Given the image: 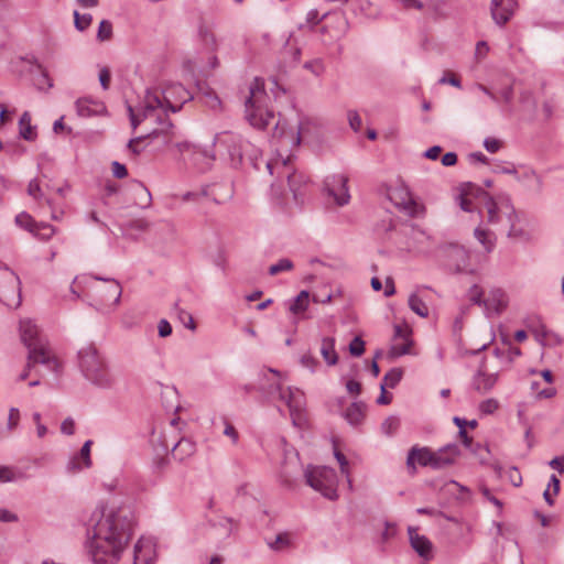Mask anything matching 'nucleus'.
I'll return each mask as SVG.
<instances>
[{
    "mask_svg": "<svg viewBox=\"0 0 564 564\" xmlns=\"http://www.w3.org/2000/svg\"><path fill=\"white\" fill-rule=\"evenodd\" d=\"M389 198L394 203L395 206L401 209L411 213L414 206V200L412 199L409 191L406 188L400 187L389 191Z\"/></svg>",
    "mask_w": 564,
    "mask_h": 564,
    "instance_id": "nucleus-29",
    "label": "nucleus"
},
{
    "mask_svg": "<svg viewBox=\"0 0 564 564\" xmlns=\"http://www.w3.org/2000/svg\"><path fill=\"white\" fill-rule=\"evenodd\" d=\"M130 189L133 193L135 205L140 206L141 208H149L151 206L152 196L143 183L139 181H132Z\"/></svg>",
    "mask_w": 564,
    "mask_h": 564,
    "instance_id": "nucleus-31",
    "label": "nucleus"
},
{
    "mask_svg": "<svg viewBox=\"0 0 564 564\" xmlns=\"http://www.w3.org/2000/svg\"><path fill=\"white\" fill-rule=\"evenodd\" d=\"M93 441L88 440L84 443L78 454L74 455L67 464L68 471H78L83 468H89L91 466L90 448Z\"/></svg>",
    "mask_w": 564,
    "mask_h": 564,
    "instance_id": "nucleus-28",
    "label": "nucleus"
},
{
    "mask_svg": "<svg viewBox=\"0 0 564 564\" xmlns=\"http://www.w3.org/2000/svg\"><path fill=\"white\" fill-rule=\"evenodd\" d=\"M28 194L35 199H39L43 196L42 189L40 187L37 180L30 181L29 186H28Z\"/></svg>",
    "mask_w": 564,
    "mask_h": 564,
    "instance_id": "nucleus-63",
    "label": "nucleus"
},
{
    "mask_svg": "<svg viewBox=\"0 0 564 564\" xmlns=\"http://www.w3.org/2000/svg\"><path fill=\"white\" fill-rule=\"evenodd\" d=\"M20 337L23 345L28 348V354L36 349L40 350L47 345V340L41 334L37 325L29 318L20 322Z\"/></svg>",
    "mask_w": 564,
    "mask_h": 564,
    "instance_id": "nucleus-11",
    "label": "nucleus"
},
{
    "mask_svg": "<svg viewBox=\"0 0 564 564\" xmlns=\"http://www.w3.org/2000/svg\"><path fill=\"white\" fill-rule=\"evenodd\" d=\"M509 481L514 486L519 487L522 484V476L519 469L514 466L510 467L507 471Z\"/></svg>",
    "mask_w": 564,
    "mask_h": 564,
    "instance_id": "nucleus-58",
    "label": "nucleus"
},
{
    "mask_svg": "<svg viewBox=\"0 0 564 564\" xmlns=\"http://www.w3.org/2000/svg\"><path fill=\"white\" fill-rule=\"evenodd\" d=\"M319 352L327 366H335L338 362L334 337L322 338Z\"/></svg>",
    "mask_w": 564,
    "mask_h": 564,
    "instance_id": "nucleus-33",
    "label": "nucleus"
},
{
    "mask_svg": "<svg viewBox=\"0 0 564 564\" xmlns=\"http://www.w3.org/2000/svg\"><path fill=\"white\" fill-rule=\"evenodd\" d=\"M507 307L506 294L500 289L491 290L489 296L485 301L484 312L486 317H491L494 314H501Z\"/></svg>",
    "mask_w": 564,
    "mask_h": 564,
    "instance_id": "nucleus-25",
    "label": "nucleus"
},
{
    "mask_svg": "<svg viewBox=\"0 0 564 564\" xmlns=\"http://www.w3.org/2000/svg\"><path fill=\"white\" fill-rule=\"evenodd\" d=\"M416 464L433 468V464H435L434 452L429 447H420L417 445L411 447L406 457V467L410 473L414 474L416 471Z\"/></svg>",
    "mask_w": 564,
    "mask_h": 564,
    "instance_id": "nucleus-17",
    "label": "nucleus"
},
{
    "mask_svg": "<svg viewBox=\"0 0 564 564\" xmlns=\"http://www.w3.org/2000/svg\"><path fill=\"white\" fill-rule=\"evenodd\" d=\"M459 453V447L454 443L447 444L437 452H434L435 464H433V469H441L452 465Z\"/></svg>",
    "mask_w": 564,
    "mask_h": 564,
    "instance_id": "nucleus-27",
    "label": "nucleus"
},
{
    "mask_svg": "<svg viewBox=\"0 0 564 564\" xmlns=\"http://www.w3.org/2000/svg\"><path fill=\"white\" fill-rule=\"evenodd\" d=\"M75 110L78 117L89 118L102 115L106 111V106L100 100L84 97L75 101Z\"/></svg>",
    "mask_w": 564,
    "mask_h": 564,
    "instance_id": "nucleus-22",
    "label": "nucleus"
},
{
    "mask_svg": "<svg viewBox=\"0 0 564 564\" xmlns=\"http://www.w3.org/2000/svg\"><path fill=\"white\" fill-rule=\"evenodd\" d=\"M283 54L286 56L289 55L290 56V62L291 63H297L300 61V57H301V48L297 47L296 45H293L292 42H291V36L286 40L285 42V45H284V48H283Z\"/></svg>",
    "mask_w": 564,
    "mask_h": 564,
    "instance_id": "nucleus-48",
    "label": "nucleus"
},
{
    "mask_svg": "<svg viewBox=\"0 0 564 564\" xmlns=\"http://www.w3.org/2000/svg\"><path fill=\"white\" fill-rule=\"evenodd\" d=\"M305 484L329 500L337 499V475L327 466L308 465L304 471Z\"/></svg>",
    "mask_w": 564,
    "mask_h": 564,
    "instance_id": "nucleus-5",
    "label": "nucleus"
},
{
    "mask_svg": "<svg viewBox=\"0 0 564 564\" xmlns=\"http://www.w3.org/2000/svg\"><path fill=\"white\" fill-rule=\"evenodd\" d=\"M519 221H512L511 224H508L505 229L507 230L508 238L514 239V240H521V241H528L530 236L529 232L525 231L523 228L519 227L517 224Z\"/></svg>",
    "mask_w": 564,
    "mask_h": 564,
    "instance_id": "nucleus-41",
    "label": "nucleus"
},
{
    "mask_svg": "<svg viewBox=\"0 0 564 564\" xmlns=\"http://www.w3.org/2000/svg\"><path fill=\"white\" fill-rule=\"evenodd\" d=\"M308 302H310V293H308V291L303 290L292 301V303L290 304L289 310L293 314L303 313V312L306 311V308L308 306Z\"/></svg>",
    "mask_w": 564,
    "mask_h": 564,
    "instance_id": "nucleus-37",
    "label": "nucleus"
},
{
    "mask_svg": "<svg viewBox=\"0 0 564 564\" xmlns=\"http://www.w3.org/2000/svg\"><path fill=\"white\" fill-rule=\"evenodd\" d=\"M127 152L130 156H138L145 150L144 143H127L126 145Z\"/></svg>",
    "mask_w": 564,
    "mask_h": 564,
    "instance_id": "nucleus-62",
    "label": "nucleus"
},
{
    "mask_svg": "<svg viewBox=\"0 0 564 564\" xmlns=\"http://www.w3.org/2000/svg\"><path fill=\"white\" fill-rule=\"evenodd\" d=\"M111 172L117 178H124L128 175L127 167L118 161L111 163Z\"/></svg>",
    "mask_w": 564,
    "mask_h": 564,
    "instance_id": "nucleus-61",
    "label": "nucleus"
},
{
    "mask_svg": "<svg viewBox=\"0 0 564 564\" xmlns=\"http://www.w3.org/2000/svg\"><path fill=\"white\" fill-rule=\"evenodd\" d=\"M10 294H17L18 303L21 302V281L14 271L0 263V300Z\"/></svg>",
    "mask_w": 564,
    "mask_h": 564,
    "instance_id": "nucleus-13",
    "label": "nucleus"
},
{
    "mask_svg": "<svg viewBox=\"0 0 564 564\" xmlns=\"http://www.w3.org/2000/svg\"><path fill=\"white\" fill-rule=\"evenodd\" d=\"M488 52H489V45H488V43L486 41H479L476 44L475 57L478 61L485 58V56L487 55Z\"/></svg>",
    "mask_w": 564,
    "mask_h": 564,
    "instance_id": "nucleus-64",
    "label": "nucleus"
},
{
    "mask_svg": "<svg viewBox=\"0 0 564 564\" xmlns=\"http://www.w3.org/2000/svg\"><path fill=\"white\" fill-rule=\"evenodd\" d=\"M474 236L482 245L487 252L492 251L495 247V239L488 230L477 227L474 231Z\"/></svg>",
    "mask_w": 564,
    "mask_h": 564,
    "instance_id": "nucleus-39",
    "label": "nucleus"
},
{
    "mask_svg": "<svg viewBox=\"0 0 564 564\" xmlns=\"http://www.w3.org/2000/svg\"><path fill=\"white\" fill-rule=\"evenodd\" d=\"M281 145L271 149V156L265 160L264 164L271 175L276 173L279 176L286 177L289 189L293 195L294 203L297 205L303 202V188L307 183V177L296 171H286L294 158V153L286 148L288 143H281Z\"/></svg>",
    "mask_w": 564,
    "mask_h": 564,
    "instance_id": "nucleus-3",
    "label": "nucleus"
},
{
    "mask_svg": "<svg viewBox=\"0 0 564 564\" xmlns=\"http://www.w3.org/2000/svg\"><path fill=\"white\" fill-rule=\"evenodd\" d=\"M104 359L93 345H86L78 350V367L86 376L90 369L97 367Z\"/></svg>",
    "mask_w": 564,
    "mask_h": 564,
    "instance_id": "nucleus-24",
    "label": "nucleus"
},
{
    "mask_svg": "<svg viewBox=\"0 0 564 564\" xmlns=\"http://www.w3.org/2000/svg\"><path fill=\"white\" fill-rule=\"evenodd\" d=\"M304 68L312 72L315 76H319L325 70V65L322 59L316 58L314 61L306 62Z\"/></svg>",
    "mask_w": 564,
    "mask_h": 564,
    "instance_id": "nucleus-55",
    "label": "nucleus"
},
{
    "mask_svg": "<svg viewBox=\"0 0 564 564\" xmlns=\"http://www.w3.org/2000/svg\"><path fill=\"white\" fill-rule=\"evenodd\" d=\"M468 294L469 300L473 304L481 306L482 308L485 307L486 299H482L484 292L479 285L474 284L473 286H470Z\"/></svg>",
    "mask_w": 564,
    "mask_h": 564,
    "instance_id": "nucleus-49",
    "label": "nucleus"
},
{
    "mask_svg": "<svg viewBox=\"0 0 564 564\" xmlns=\"http://www.w3.org/2000/svg\"><path fill=\"white\" fill-rule=\"evenodd\" d=\"M40 227L33 232L35 237L42 240H48L54 234L55 228L48 224L40 223Z\"/></svg>",
    "mask_w": 564,
    "mask_h": 564,
    "instance_id": "nucleus-54",
    "label": "nucleus"
},
{
    "mask_svg": "<svg viewBox=\"0 0 564 564\" xmlns=\"http://www.w3.org/2000/svg\"><path fill=\"white\" fill-rule=\"evenodd\" d=\"M193 99L192 94L178 83L167 85L162 91L147 90L139 107L127 106L131 127L147 124L144 132L128 141H144L147 138L173 140L182 137L167 118V111L177 112L182 106Z\"/></svg>",
    "mask_w": 564,
    "mask_h": 564,
    "instance_id": "nucleus-2",
    "label": "nucleus"
},
{
    "mask_svg": "<svg viewBox=\"0 0 564 564\" xmlns=\"http://www.w3.org/2000/svg\"><path fill=\"white\" fill-rule=\"evenodd\" d=\"M265 397L270 402L284 403L289 408L293 424L297 425V420H300L305 405L302 391L291 387L283 388L280 383H272L265 390Z\"/></svg>",
    "mask_w": 564,
    "mask_h": 564,
    "instance_id": "nucleus-6",
    "label": "nucleus"
},
{
    "mask_svg": "<svg viewBox=\"0 0 564 564\" xmlns=\"http://www.w3.org/2000/svg\"><path fill=\"white\" fill-rule=\"evenodd\" d=\"M180 451L183 455L189 456L195 452V444L188 438H181L172 448V452Z\"/></svg>",
    "mask_w": 564,
    "mask_h": 564,
    "instance_id": "nucleus-46",
    "label": "nucleus"
},
{
    "mask_svg": "<svg viewBox=\"0 0 564 564\" xmlns=\"http://www.w3.org/2000/svg\"><path fill=\"white\" fill-rule=\"evenodd\" d=\"M516 178L536 194H540L543 189V181L533 170H525L523 173L517 174Z\"/></svg>",
    "mask_w": 564,
    "mask_h": 564,
    "instance_id": "nucleus-32",
    "label": "nucleus"
},
{
    "mask_svg": "<svg viewBox=\"0 0 564 564\" xmlns=\"http://www.w3.org/2000/svg\"><path fill=\"white\" fill-rule=\"evenodd\" d=\"M347 119H348V123H349L350 128L355 132H359L361 129V124H362V120H361V117L359 116V113L356 110H349L347 112Z\"/></svg>",
    "mask_w": 564,
    "mask_h": 564,
    "instance_id": "nucleus-56",
    "label": "nucleus"
},
{
    "mask_svg": "<svg viewBox=\"0 0 564 564\" xmlns=\"http://www.w3.org/2000/svg\"><path fill=\"white\" fill-rule=\"evenodd\" d=\"M268 545L273 551H282L290 545L289 535L286 533H280L276 535L275 540L269 542Z\"/></svg>",
    "mask_w": 564,
    "mask_h": 564,
    "instance_id": "nucleus-50",
    "label": "nucleus"
},
{
    "mask_svg": "<svg viewBox=\"0 0 564 564\" xmlns=\"http://www.w3.org/2000/svg\"><path fill=\"white\" fill-rule=\"evenodd\" d=\"M84 377L91 384L100 389H112L117 383L115 375L110 371L105 360H102L94 369H90L89 372Z\"/></svg>",
    "mask_w": 564,
    "mask_h": 564,
    "instance_id": "nucleus-14",
    "label": "nucleus"
},
{
    "mask_svg": "<svg viewBox=\"0 0 564 564\" xmlns=\"http://www.w3.org/2000/svg\"><path fill=\"white\" fill-rule=\"evenodd\" d=\"M408 237V249L417 253H426L430 250L431 237L416 226L406 227L403 231Z\"/></svg>",
    "mask_w": 564,
    "mask_h": 564,
    "instance_id": "nucleus-16",
    "label": "nucleus"
},
{
    "mask_svg": "<svg viewBox=\"0 0 564 564\" xmlns=\"http://www.w3.org/2000/svg\"><path fill=\"white\" fill-rule=\"evenodd\" d=\"M402 375L401 368H392L384 375L380 386L393 389L401 381Z\"/></svg>",
    "mask_w": 564,
    "mask_h": 564,
    "instance_id": "nucleus-40",
    "label": "nucleus"
},
{
    "mask_svg": "<svg viewBox=\"0 0 564 564\" xmlns=\"http://www.w3.org/2000/svg\"><path fill=\"white\" fill-rule=\"evenodd\" d=\"M249 97L246 99V119L257 129H265L274 119V113L264 107L267 94L264 83L260 78H254L249 87Z\"/></svg>",
    "mask_w": 564,
    "mask_h": 564,
    "instance_id": "nucleus-4",
    "label": "nucleus"
},
{
    "mask_svg": "<svg viewBox=\"0 0 564 564\" xmlns=\"http://www.w3.org/2000/svg\"><path fill=\"white\" fill-rule=\"evenodd\" d=\"M112 36V24L108 20H102L99 23L98 32H97V39L100 42H105L110 40Z\"/></svg>",
    "mask_w": 564,
    "mask_h": 564,
    "instance_id": "nucleus-47",
    "label": "nucleus"
},
{
    "mask_svg": "<svg viewBox=\"0 0 564 564\" xmlns=\"http://www.w3.org/2000/svg\"><path fill=\"white\" fill-rule=\"evenodd\" d=\"M53 131L56 134L63 133L62 137L64 138H75L73 134V130L70 127H66L64 124V117H61L53 123Z\"/></svg>",
    "mask_w": 564,
    "mask_h": 564,
    "instance_id": "nucleus-53",
    "label": "nucleus"
},
{
    "mask_svg": "<svg viewBox=\"0 0 564 564\" xmlns=\"http://www.w3.org/2000/svg\"><path fill=\"white\" fill-rule=\"evenodd\" d=\"M538 102L531 90H522L514 115L522 121H532L536 116Z\"/></svg>",
    "mask_w": 564,
    "mask_h": 564,
    "instance_id": "nucleus-19",
    "label": "nucleus"
},
{
    "mask_svg": "<svg viewBox=\"0 0 564 564\" xmlns=\"http://www.w3.org/2000/svg\"><path fill=\"white\" fill-rule=\"evenodd\" d=\"M300 468L301 462L297 452L286 451L285 460L280 471L282 482L285 486L291 487L294 482V476L299 473Z\"/></svg>",
    "mask_w": 564,
    "mask_h": 564,
    "instance_id": "nucleus-21",
    "label": "nucleus"
},
{
    "mask_svg": "<svg viewBox=\"0 0 564 564\" xmlns=\"http://www.w3.org/2000/svg\"><path fill=\"white\" fill-rule=\"evenodd\" d=\"M497 382L496 373H487L485 360L481 361L477 372L473 378V387L480 393H486L492 389Z\"/></svg>",
    "mask_w": 564,
    "mask_h": 564,
    "instance_id": "nucleus-26",
    "label": "nucleus"
},
{
    "mask_svg": "<svg viewBox=\"0 0 564 564\" xmlns=\"http://www.w3.org/2000/svg\"><path fill=\"white\" fill-rule=\"evenodd\" d=\"M498 401L495 399H488L480 403V411L485 414H491L498 409Z\"/></svg>",
    "mask_w": 564,
    "mask_h": 564,
    "instance_id": "nucleus-59",
    "label": "nucleus"
},
{
    "mask_svg": "<svg viewBox=\"0 0 564 564\" xmlns=\"http://www.w3.org/2000/svg\"><path fill=\"white\" fill-rule=\"evenodd\" d=\"M30 72L34 75L33 84L39 90L48 89L53 86L47 72L36 61L32 62Z\"/></svg>",
    "mask_w": 564,
    "mask_h": 564,
    "instance_id": "nucleus-34",
    "label": "nucleus"
},
{
    "mask_svg": "<svg viewBox=\"0 0 564 564\" xmlns=\"http://www.w3.org/2000/svg\"><path fill=\"white\" fill-rule=\"evenodd\" d=\"M95 280L104 281L105 285L96 289L97 300L95 308L97 311H106L107 308H115L121 300L122 288L116 279H106L98 275H93Z\"/></svg>",
    "mask_w": 564,
    "mask_h": 564,
    "instance_id": "nucleus-8",
    "label": "nucleus"
},
{
    "mask_svg": "<svg viewBox=\"0 0 564 564\" xmlns=\"http://www.w3.org/2000/svg\"><path fill=\"white\" fill-rule=\"evenodd\" d=\"M516 7V0H491L490 13L495 23L505 25L513 15Z\"/></svg>",
    "mask_w": 564,
    "mask_h": 564,
    "instance_id": "nucleus-18",
    "label": "nucleus"
},
{
    "mask_svg": "<svg viewBox=\"0 0 564 564\" xmlns=\"http://www.w3.org/2000/svg\"><path fill=\"white\" fill-rule=\"evenodd\" d=\"M409 307L419 316L427 317L429 316V307L424 303V301L416 294L412 293L408 300Z\"/></svg>",
    "mask_w": 564,
    "mask_h": 564,
    "instance_id": "nucleus-38",
    "label": "nucleus"
},
{
    "mask_svg": "<svg viewBox=\"0 0 564 564\" xmlns=\"http://www.w3.org/2000/svg\"><path fill=\"white\" fill-rule=\"evenodd\" d=\"M412 341L410 339L404 340L402 344H394L390 348V356L395 358L410 352V346Z\"/></svg>",
    "mask_w": 564,
    "mask_h": 564,
    "instance_id": "nucleus-51",
    "label": "nucleus"
},
{
    "mask_svg": "<svg viewBox=\"0 0 564 564\" xmlns=\"http://www.w3.org/2000/svg\"><path fill=\"white\" fill-rule=\"evenodd\" d=\"M86 549L96 564L116 563L128 545L134 513L126 506L98 503L85 522Z\"/></svg>",
    "mask_w": 564,
    "mask_h": 564,
    "instance_id": "nucleus-1",
    "label": "nucleus"
},
{
    "mask_svg": "<svg viewBox=\"0 0 564 564\" xmlns=\"http://www.w3.org/2000/svg\"><path fill=\"white\" fill-rule=\"evenodd\" d=\"M366 404L362 401L352 402L344 412L343 417L351 426H358L365 419Z\"/></svg>",
    "mask_w": 564,
    "mask_h": 564,
    "instance_id": "nucleus-30",
    "label": "nucleus"
},
{
    "mask_svg": "<svg viewBox=\"0 0 564 564\" xmlns=\"http://www.w3.org/2000/svg\"><path fill=\"white\" fill-rule=\"evenodd\" d=\"M400 426V420L397 416H388L381 424V431L387 436H392Z\"/></svg>",
    "mask_w": 564,
    "mask_h": 564,
    "instance_id": "nucleus-45",
    "label": "nucleus"
},
{
    "mask_svg": "<svg viewBox=\"0 0 564 564\" xmlns=\"http://www.w3.org/2000/svg\"><path fill=\"white\" fill-rule=\"evenodd\" d=\"M225 422V429H224V435L228 436L232 444H237L238 443V440H239V434L236 430V427L229 423L227 420L224 421Z\"/></svg>",
    "mask_w": 564,
    "mask_h": 564,
    "instance_id": "nucleus-60",
    "label": "nucleus"
},
{
    "mask_svg": "<svg viewBox=\"0 0 564 564\" xmlns=\"http://www.w3.org/2000/svg\"><path fill=\"white\" fill-rule=\"evenodd\" d=\"M214 145L215 143H209L203 148L200 143H178V150L182 154L188 153V160L204 172L215 159Z\"/></svg>",
    "mask_w": 564,
    "mask_h": 564,
    "instance_id": "nucleus-9",
    "label": "nucleus"
},
{
    "mask_svg": "<svg viewBox=\"0 0 564 564\" xmlns=\"http://www.w3.org/2000/svg\"><path fill=\"white\" fill-rule=\"evenodd\" d=\"M409 541L411 547L425 561L433 557V543L425 535L417 533V529L414 527L408 528Z\"/></svg>",
    "mask_w": 564,
    "mask_h": 564,
    "instance_id": "nucleus-20",
    "label": "nucleus"
},
{
    "mask_svg": "<svg viewBox=\"0 0 564 564\" xmlns=\"http://www.w3.org/2000/svg\"><path fill=\"white\" fill-rule=\"evenodd\" d=\"M294 268L292 260L288 258L280 259L276 263L269 267V274L276 275L281 272L291 271Z\"/></svg>",
    "mask_w": 564,
    "mask_h": 564,
    "instance_id": "nucleus-43",
    "label": "nucleus"
},
{
    "mask_svg": "<svg viewBox=\"0 0 564 564\" xmlns=\"http://www.w3.org/2000/svg\"><path fill=\"white\" fill-rule=\"evenodd\" d=\"M104 359L93 345H86L78 350V367L86 376L90 369L97 367Z\"/></svg>",
    "mask_w": 564,
    "mask_h": 564,
    "instance_id": "nucleus-23",
    "label": "nucleus"
},
{
    "mask_svg": "<svg viewBox=\"0 0 564 564\" xmlns=\"http://www.w3.org/2000/svg\"><path fill=\"white\" fill-rule=\"evenodd\" d=\"M19 134L24 140H33L37 137L36 127L31 123V113L24 111L19 120Z\"/></svg>",
    "mask_w": 564,
    "mask_h": 564,
    "instance_id": "nucleus-35",
    "label": "nucleus"
},
{
    "mask_svg": "<svg viewBox=\"0 0 564 564\" xmlns=\"http://www.w3.org/2000/svg\"><path fill=\"white\" fill-rule=\"evenodd\" d=\"M484 208L487 213V224L499 225L505 228L512 221H519V215L509 196H499L494 198L486 195L484 197Z\"/></svg>",
    "mask_w": 564,
    "mask_h": 564,
    "instance_id": "nucleus-7",
    "label": "nucleus"
},
{
    "mask_svg": "<svg viewBox=\"0 0 564 564\" xmlns=\"http://www.w3.org/2000/svg\"><path fill=\"white\" fill-rule=\"evenodd\" d=\"M25 478V473L18 468L0 466V482H14Z\"/></svg>",
    "mask_w": 564,
    "mask_h": 564,
    "instance_id": "nucleus-36",
    "label": "nucleus"
},
{
    "mask_svg": "<svg viewBox=\"0 0 564 564\" xmlns=\"http://www.w3.org/2000/svg\"><path fill=\"white\" fill-rule=\"evenodd\" d=\"M441 251L446 258V265L455 273L471 272L468 270L469 256L464 247L457 243H446L441 247Z\"/></svg>",
    "mask_w": 564,
    "mask_h": 564,
    "instance_id": "nucleus-10",
    "label": "nucleus"
},
{
    "mask_svg": "<svg viewBox=\"0 0 564 564\" xmlns=\"http://www.w3.org/2000/svg\"><path fill=\"white\" fill-rule=\"evenodd\" d=\"M300 364L304 367L310 369L312 372H315L317 366L319 365L318 360L311 355L310 352L304 354L301 359Z\"/></svg>",
    "mask_w": 564,
    "mask_h": 564,
    "instance_id": "nucleus-57",
    "label": "nucleus"
},
{
    "mask_svg": "<svg viewBox=\"0 0 564 564\" xmlns=\"http://www.w3.org/2000/svg\"><path fill=\"white\" fill-rule=\"evenodd\" d=\"M349 352L354 357H360L365 352V341L360 336H356L350 343H349Z\"/></svg>",
    "mask_w": 564,
    "mask_h": 564,
    "instance_id": "nucleus-52",
    "label": "nucleus"
},
{
    "mask_svg": "<svg viewBox=\"0 0 564 564\" xmlns=\"http://www.w3.org/2000/svg\"><path fill=\"white\" fill-rule=\"evenodd\" d=\"M347 183L348 178L343 174L327 176L324 181L325 191L338 206H345L350 200Z\"/></svg>",
    "mask_w": 564,
    "mask_h": 564,
    "instance_id": "nucleus-12",
    "label": "nucleus"
},
{
    "mask_svg": "<svg viewBox=\"0 0 564 564\" xmlns=\"http://www.w3.org/2000/svg\"><path fill=\"white\" fill-rule=\"evenodd\" d=\"M93 22V17L89 13L80 14L78 11H74V25L76 30L83 32L89 28Z\"/></svg>",
    "mask_w": 564,
    "mask_h": 564,
    "instance_id": "nucleus-44",
    "label": "nucleus"
},
{
    "mask_svg": "<svg viewBox=\"0 0 564 564\" xmlns=\"http://www.w3.org/2000/svg\"><path fill=\"white\" fill-rule=\"evenodd\" d=\"M15 224L19 227H21L32 234L35 232V230L40 227L39 223H35L33 220V218L26 213H21V214L17 215Z\"/></svg>",
    "mask_w": 564,
    "mask_h": 564,
    "instance_id": "nucleus-42",
    "label": "nucleus"
},
{
    "mask_svg": "<svg viewBox=\"0 0 564 564\" xmlns=\"http://www.w3.org/2000/svg\"><path fill=\"white\" fill-rule=\"evenodd\" d=\"M43 365L47 370L58 376L62 371V365L59 360L51 354L48 345L40 350H33L29 354V368H33L35 365Z\"/></svg>",
    "mask_w": 564,
    "mask_h": 564,
    "instance_id": "nucleus-15",
    "label": "nucleus"
}]
</instances>
